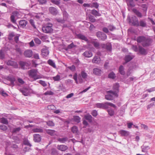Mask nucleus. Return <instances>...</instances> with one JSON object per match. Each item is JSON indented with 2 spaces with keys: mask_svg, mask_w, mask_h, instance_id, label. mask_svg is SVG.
<instances>
[{
  "mask_svg": "<svg viewBox=\"0 0 155 155\" xmlns=\"http://www.w3.org/2000/svg\"><path fill=\"white\" fill-rule=\"evenodd\" d=\"M133 12L138 17L141 18L142 17V14L135 8L132 9Z\"/></svg>",
  "mask_w": 155,
  "mask_h": 155,
  "instance_id": "obj_28",
  "label": "nucleus"
},
{
  "mask_svg": "<svg viewBox=\"0 0 155 155\" xmlns=\"http://www.w3.org/2000/svg\"><path fill=\"white\" fill-rule=\"evenodd\" d=\"M127 19H129V22L131 23L133 25L136 27L139 26V22L136 16L133 17L131 19L129 17Z\"/></svg>",
  "mask_w": 155,
  "mask_h": 155,
  "instance_id": "obj_3",
  "label": "nucleus"
},
{
  "mask_svg": "<svg viewBox=\"0 0 155 155\" xmlns=\"http://www.w3.org/2000/svg\"><path fill=\"white\" fill-rule=\"evenodd\" d=\"M74 120L78 123H79L80 122L81 118L78 116H74L73 117Z\"/></svg>",
  "mask_w": 155,
  "mask_h": 155,
  "instance_id": "obj_33",
  "label": "nucleus"
},
{
  "mask_svg": "<svg viewBox=\"0 0 155 155\" xmlns=\"http://www.w3.org/2000/svg\"><path fill=\"white\" fill-rule=\"evenodd\" d=\"M119 133L122 137H127L130 134L129 131L124 130H120Z\"/></svg>",
  "mask_w": 155,
  "mask_h": 155,
  "instance_id": "obj_8",
  "label": "nucleus"
},
{
  "mask_svg": "<svg viewBox=\"0 0 155 155\" xmlns=\"http://www.w3.org/2000/svg\"><path fill=\"white\" fill-rule=\"evenodd\" d=\"M90 21L92 22H94L96 21V20L94 18V17L92 15H90L89 17Z\"/></svg>",
  "mask_w": 155,
  "mask_h": 155,
  "instance_id": "obj_55",
  "label": "nucleus"
},
{
  "mask_svg": "<svg viewBox=\"0 0 155 155\" xmlns=\"http://www.w3.org/2000/svg\"><path fill=\"white\" fill-rule=\"evenodd\" d=\"M119 87V84L118 83H116L114 84L113 88L114 89L116 90L117 91H118V88Z\"/></svg>",
  "mask_w": 155,
  "mask_h": 155,
  "instance_id": "obj_56",
  "label": "nucleus"
},
{
  "mask_svg": "<svg viewBox=\"0 0 155 155\" xmlns=\"http://www.w3.org/2000/svg\"><path fill=\"white\" fill-rule=\"evenodd\" d=\"M6 79L7 80L11 82V83L12 85H14V83L15 81V79L14 76L11 75H9L7 77Z\"/></svg>",
  "mask_w": 155,
  "mask_h": 155,
  "instance_id": "obj_11",
  "label": "nucleus"
},
{
  "mask_svg": "<svg viewBox=\"0 0 155 155\" xmlns=\"http://www.w3.org/2000/svg\"><path fill=\"white\" fill-rule=\"evenodd\" d=\"M92 116L94 117H96L98 115L97 111L96 110H92L91 113Z\"/></svg>",
  "mask_w": 155,
  "mask_h": 155,
  "instance_id": "obj_51",
  "label": "nucleus"
},
{
  "mask_svg": "<svg viewBox=\"0 0 155 155\" xmlns=\"http://www.w3.org/2000/svg\"><path fill=\"white\" fill-rule=\"evenodd\" d=\"M50 13L54 15H55L57 14L58 11L54 7H50L49 9Z\"/></svg>",
  "mask_w": 155,
  "mask_h": 155,
  "instance_id": "obj_21",
  "label": "nucleus"
},
{
  "mask_svg": "<svg viewBox=\"0 0 155 155\" xmlns=\"http://www.w3.org/2000/svg\"><path fill=\"white\" fill-rule=\"evenodd\" d=\"M27 23V21L24 20H22L19 21V25L21 27L24 28L25 27Z\"/></svg>",
  "mask_w": 155,
  "mask_h": 155,
  "instance_id": "obj_14",
  "label": "nucleus"
},
{
  "mask_svg": "<svg viewBox=\"0 0 155 155\" xmlns=\"http://www.w3.org/2000/svg\"><path fill=\"white\" fill-rule=\"evenodd\" d=\"M71 131L73 134H77L78 132V127L76 126H73L71 129Z\"/></svg>",
  "mask_w": 155,
  "mask_h": 155,
  "instance_id": "obj_30",
  "label": "nucleus"
},
{
  "mask_svg": "<svg viewBox=\"0 0 155 155\" xmlns=\"http://www.w3.org/2000/svg\"><path fill=\"white\" fill-rule=\"evenodd\" d=\"M92 44L96 48L98 49L100 48V45L98 42L96 41H94L92 42Z\"/></svg>",
  "mask_w": 155,
  "mask_h": 155,
  "instance_id": "obj_43",
  "label": "nucleus"
},
{
  "mask_svg": "<svg viewBox=\"0 0 155 155\" xmlns=\"http://www.w3.org/2000/svg\"><path fill=\"white\" fill-rule=\"evenodd\" d=\"M133 58L132 57L129 55L125 56L124 60L126 63L130 61Z\"/></svg>",
  "mask_w": 155,
  "mask_h": 155,
  "instance_id": "obj_35",
  "label": "nucleus"
},
{
  "mask_svg": "<svg viewBox=\"0 0 155 155\" xmlns=\"http://www.w3.org/2000/svg\"><path fill=\"white\" fill-rule=\"evenodd\" d=\"M105 103L107 106H109L114 108H116V106L113 103L108 102H106Z\"/></svg>",
  "mask_w": 155,
  "mask_h": 155,
  "instance_id": "obj_47",
  "label": "nucleus"
},
{
  "mask_svg": "<svg viewBox=\"0 0 155 155\" xmlns=\"http://www.w3.org/2000/svg\"><path fill=\"white\" fill-rule=\"evenodd\" d=\"M21 91L25 96H27L28 94L29 91L28 89H23L21 90Z\"/></svg>",
  "mask_w": 155,
  "mask_h": 155,
  "instance_id": "obj_41",
  "label": "nucleus"
},
{
  "mask_svg": "<svg viewBox=\"0 0 155 155\" xmlns=\"http://www.w3.org/2000/svg\"><path fill=\"white\" fill-rule=\"evenodd\" d=\"M58 154V150L55 148H53L51 150V154L53 155H57Z\"/></svg>",
  "mask_w": 155,
  "mask_h": 155,
  "instance_id": "obj_40",
  "label": "nucleus"
},
{
  "mask_svg": "<svg viewBox=\"0 0 155 155\" xmlns=\"http://www.w3.org/2000/svg\"><path fill=\"white\" fill-rule=\"evenodd\" d=\"M128 6L131 7H134L135 5L134 2L133 0H126Z\"/></svg>",
  "mask_w": 155,
  "mask_h": 155,
  "instance_id": "obj_27",
  "label": "nucleus"
},
{
  "mask_svg": "<svg viewBox=\"0 0 155 155\" xmlns=\"http://www.w3.org/2000/svg\"><path fill=\"white\" fill-rule=\"evenodd\" d=\"M81 75L82 77L84 78H86L87 76L86 73L84 71H82L81 73Z\"/></svg>",
  "mask_w": 155,
  "mask_h": 155,
  "instance_id": "obj_61",
  "label": "nucleus"
},
{
  "mask_svg": "<svg viewBox=\"0 0 155 155\" xmlns=\"http://www.w3.org/2000/svg\"><path fill=\"white\" fill-rule=\"evenodd\" d=\"M84 117L90 123H91L92 122V117L91 115L89 114H86L84 115Z\"/></svg>",
  "mask_w": 155,
  "mask_h": 155,
  "instance_id": "obj_24",
  "label": "nucleus"
},
{
  "mask_svg": "<svg viewBox=\"0 0 155 155\" xmlns=\"http://www.w3.org/2000/svg\"><path fill=\"white\" fill-rule=\"evenodd\" d=\"M21 130V128L20 127L15 128L13 129L12 130V132L13 133H16L19 132Z\"/></svg>",
  "mask_w": 155,
  "mask_h": 155,
  "instance_id": "obj_45",
  "label": "nucleus"
},
{
  "mask_svg": "<svg viewBox=\"0 0 155 155\" xmlns=\"http://www.w3.org/2000/svg\"><path fill=\"white\" fill-rule=\"evenodd\" d=\"M32 131L34 133H43V130L41 127L36 128L33 129Z\"/></svg>",
  "mask_w": 155,
  "mask_h": 155,
  "instance_id": "obj_29",
  "label": "nucleus"
},
{
  "mask_svg": "<svg viewBox=\"0 0 155 155\" xmlns=\"http://www.w3.org/2000/svg\"><path fill=\"white\" fill-rule=\"evenodd\" d=\"M58 141L62 143H64L67 141H68V143L70 141V140H68V138L67 137L59 138L58 139Z\"/></svg>",
  "mask_w": 155,
  "mask_h": 155,
  "instance_id": "obj_15",
  "label": "nucleus"
},
{
  "mask_svg": "<svg viewBox=\"0 0 155 155\" xmlns=\"http://www.w3.org/2000/svg\"><path fill=\"white\" fill-rule=\"evenodd\" d=\"M18 13L16 11L12 13L13 15L10 17L11 21L13 23H15L16 22V21L15 20V16L17 15Z\"/></svg>",
  "mask_w": 155,
  "mask_h": 155,
  "instance_id": "obj_13",
  "label": "nucleus"
},
{
  "mask_svg": "<svg viewBox=\"0 0 155 155\" xmlns=\"http://www.w3.org/2000/svg\"><path fill=\"white\" fill-rule=\"evenodd\" d=\"M53 25L50 23H47L44 26L42 27V30L43 31L46 33H50L53 31V29L52 28Z\"/></svg>",
  "mask_w": 155,
  "mask_h": 155,
  "instance_id": "obj_2",
  "label": "nucleus"
},
{
  "mask_svg": "<svg viewBox=\"0 0 155 155\" xmlns=\"http://www.w3.org/2000/svg\"><path fill=\"white\" fill-rule=\"evenodd\" d=\"M23 143L24 145L28 146L30 147L31 146V144L30 143L28 140H23Z\"/></svg>",
  "mask_w": 155,
  "mask_h": 155,
  "instance_id": "obj_46",
  "label": "nucleus"
},
{
  "mask_svg": "<svg viewBox=\"0 0 155 155\" xmlns=\"http://www.w3.org/2000/svg\"><path fill=\"white\" fill-rule=\"evenodd\" d=\"M101 61V59L100 57L97 56H95L92 60V62L93 63L99 64Z\"/></svg>",
  "mask_w": 155,
  "mask_h": 155,
  "instance_id": "obj_19",
  "label": "nucleus"
},
{
  "mask_svg": "<svg viewBox=\"0 0 155 155\" xmlns=\"http://www.w3.org/2000/svg\"><path fill=\"white\" fill-rule=\"evenodd\" d=\"M40 84H41L43 87H46L47 85V84L44 81L42 80H40L38 82Z\"/></svg>",
  "mask_w": 155,
  "mask_h": 155,
  "instance_id": "obj_54",
  "label": "nucleus"
},
{
  "mask_svg": "<svg viewBox=\"0 0 155 155\" xmlns=\"http://www.w3.org/2000/svg\"><path fill=\"white\" fill-rule=\"evenodd\" d=\"M96 106L97 108L106 109L108 108L105 102L104 103H97L96 104Z\"/></svg>",
  "mask_w": 155,
  "mask_h": 155,
  "instance_id": "obj_5",
  "label": "nucleus"
},
{
  "mask_svg": "<svg viewBox=\"0 0 155 155\" xmlns=\"http://www.w3.org/2000/svg\"><path fill=\"white\" fill-rule=\"evenodd\" d=\"M146 40L142 44V45L144 47L149 46L152 42L151 40L148 38H145Z\"/></svg>",
  "mask_w": 155,
  "mask_h": 155,
  "instance_id": "obj_4",
  "label": "nucleus"
},
{
  "mask_svg": "<svg viewBox=\"0 0 155 155\" xmlns=\"http://www.w3.org/2000/svg\"><path fill=\"white\" fill-rule=\"evenodd\" d=\"M76 46L74 45L73 43L72 42L71 44L70 45H69L66 48V50H67L70 49H71L72 48H73L74 47H75Z\"/></svg>",
  "mask_w": 155,
  "mask_h": 155,
  "instance_id": "obj_44",
  "label": "nucleus"
},
{
  "mask_svg": "<svg viewBox=\"0 0 155 155\" xmlns=\"http://www.w3.org/2000/svg\"><path fill=\"white\" fill-rule=\"evenodd\" d=\"M146 23L143 20H141L139 22V26L144 27H146Z\"/></svg>",
  "mask_w": 155,
  "mask_h": 155,
  "instance_id": "obj_38",
  "label": "nucleus"
},
{
  "mask_svg": "<svg viewBox=\"0 0 155 155\" xmlns=\"http://www.w3.org/2000/svg\"><path fill=\"white\" fill-rule=\"evenodd\" d=\"M47 107L48 110H54L55 108V107L53 105H49Z\"/></svg>",
  "mask_w": 155,
  "mask_h": 155,
  "instance_id": "obj_59",
  "label": "nucleus"
},
{
  "mask_svg": "<svg viewBox=\"0 0 155 155\" xmlns=\"http://www.w3.org/2000/svg\"><path fill=\"white\" fill-rule=\"evenodd\" d=\"M153 106H155V103L154 102L151 103L150 104H148L147 106V109H150Z\"/></svg>",
  "mask_w": 155,
  "mask_h": 155,
  "instance_id": "obj_63",
  "label": "nucleus"
},
{
  "mask_svg": "<svg viewBox=\"0 0 155 155\" xmlns=\"http://www.w3.org/2000/svg\"><path fill=\"white\" fill-rule=\"evenodd\" d=\"M29 22L32 26L34 28H36V26L34 24V20L32 19H31L29 20Z\"/></svg>",
  "mask_w": 155,
  "mask_h": 155,
  "instance_id": "obj_60",
  "label": "nucleus"
},
{
  "mask_svg": "<svg viewBox=\"0 0 155 155\" xmlns=\"http://www.w3.org/2000/svg\"><path fill=\"white\" fill-rule=\"evenodd\" d=\"M33 140L35 142H40L41 139V136L39 134H35L33 135Z\"/></svg>",
  "mask_w": 155,
  "mask_h": 155,
  "instance_id": "obj_7",
  "label": "nucleus"
},
{
  "mask_svg": "<svg viewBox=\"0 0 155 155\" xmlns=\"http://www.w3.org/2000/svg\"><path fill=\"white\" fill-rule=\"evenodd\" d=\"M139 53L142 55H146L147 52L146 50L141 46H139Z\"/></svg>",
  "mask_w": 155,
  "mask_h": 155,
  "instance_id": "obj_17",
  "label": "nucleus"
},
{
  "mask_svg": "<svg viewBox=\"0 0 155 155\" xmlns=\"http://www.w3.org/2000/svg\"><path fill=\"white\" fill-rule=\"evenodd\" d=\"M107 94L110 96V97H117L118 96L116 91H109L107 92Z\"/></svg>",
  "mask_w": 155,
  "mask_h": 155,
  "instance_id": "obj_18",
  "label": "nucleus"
},
{
  "mask_svg": "<svg viewBox=\"0 0 155 155\" xmlns=\"http://www.w3.org/2000/svg\"><path fill=\"white\" fill-rule=\"evenodd\" d=\"M124 67L122 65H121L119 68V71L120 73L122 75H124L125 74V72L124 70Z\"/></svg>",
  "mask_w": 155,
  "mask_h": 155,
  "instance_id": "obj_42",
  "label": "nucleus"
},
{
  "mask_svg": "<svg viewBox=\"0 0 155 155\" xmlns=\"http://www.w3.org/2000/svg\"><path fill=\"white\" fill-rule=\"evenodd\" d=\"M6 64L8 65L12 66L15 68L18 67V65L16 62L13 61L9 60L7 62Z\"/></svg>",
  "mask_w": 155,
  "mask_h": 155,
  "instance_id": "obj_10",
  "label": "nucleus"
},
{
  "mask_svg": "<svg viewBox=\"0 0 155 155\" xmlns=\"http://www.w3.org/2000/svg\"><path fill=\"white\" fill-rule=\"evenodd\" d=\"M145 38V37L143 36H139L137 38V41L138 43H141L142 44L144 41V40H146Z\"/></svg>",
  "mask_w": 155,
  "mask_h": 155,
  "instance_id": "obj_25",
  "label": "nucleus"
},
{
  "mask_svg": "<svg viewBox=\"0 0 155 155\" xmlns=\"http://www.w3.org/2000/svg\"><path fill=\"white\" fill-rule=\"evenodd\" d=\"M97 37L100 38L103 40H105L107 38L106 35L104 34H102L101 32H98L96 33Z\"/></svg>",
  "mask_w": 155,
  "mask_h": 155,
  "instance_id": "obj_9",
  "label": "nucleus"
},
{
  "mask_svg": "<svg viewBox=\"0 0 155 155\" xmlns=\"http://www.w3.org/2000/svg\"><path fill=\"white\" fill-rule=\"evenodd\" d=\"M46 133L51 136H54L56 135V131L53 130L48 129L46 130Z\"/></svg>",
  "mask_w": 155,
  "mask_h": 155,
  "instance_id": "obj_23",
  "label": "nucleus"
},
{
  "mask_svg": "<svg viewBox=\"0 0 155 155\" xmlns=\"http://www.w3.org/2000/svg\"><path fill=\"white\" fill-rule=\"evenodd\" d=\"M7 129V127L5 125H0V129L3 131H5Z\"/></svg>",
  "mask_w": 155,
  "mask_h": 155,
  "instance_id": "obj_49",
  "label": "nucleus"
},
{
  "mask_svg": "<svg viewBox=\"0 0 155 155\" xmlns=\"http://www.w3.org/2000/svg\"><path fill=\"white\" fill-rule=\"evenodd\" d=\"M24 54L26 57L30 58L32 55V51L31 50H27L24 52Z\"/></svg>",
  "mask_w": 155,
  "mask_h": 155,
  "instance_id": "obj_16",
  "label": "nucleus"
},
{
  "mask_svg": "<svg viewBox=\"0 0 155 155\" xmlns=\"http://www.w3.org/2000/svg\"><path fill=\"white\" fill-rule=\"evenodd\" d=\"M57 148L58 150L62 151H65L68 149V147L64 145H58Z\"/></svg>",
  "mask_w": 155,
  "mask_h": 155,
  "instance_id": "obj_6",
  "label": "nucleus"
},
{
  "mask_svg": "<svg viewBox=\"0 0 155 155\" xmlns=\"http://www.w3.org/2000/svg\"><path fill=\"white\" fill-rule=\"evenodd\" d=\"M108 114L110 116H112L114 115V110L111 108L108 109L107 110Z\"/></svg>",
  "mask_w": 155,
  "mask_h": 155,
  "instance_id": "obj_36",
  "label": "nucleus"
},
{
  "mask_svg": "<svg viewBox=\"0 0 155 155\" xmlns=\"http://www.w3.org/2000/svg\"><path fill=\"white\" fill-rule=\"evenodd\" d=\"M93 73L96 75H100L101 73V70L98 68H94L93 69Z\"/></svg>",
  "mask_w": 155,
  "mask_h": 155,
  "instance_id": "obj_22",
  "label": "nucleus"
},
{
  "mask_svg": "<svg viewBox=\"0 0 155 155\" xmlns=\"http://www.w3.org/2000/svg\"><path fill=\"white\" fill-rule=\"evenodd\" d=\"M1 122L3 124L7 125L8 124V120L5 117H2L1 118Z\"/></svg>",
  "mask_w": 155,
  "mask_h": 155,
  "instance_id": "obj_39",
  "label": "nucleus"
},
{
  "mask_svg": "<svg viewBox=\"0 0 155 155\" xmlns=\"http://www.w3.org/2000/svg\"><path fill=\"white\" fill-rule=\"evenodd\" d=\"M78 38L84 40L86 41H88V39L84 35L81 34H78L77 35Z\"/></svg>",
  "mask_w": 155,
  "mask_h": 155,
  "instance_id": "obj_34",
  "label": "nucleus"
},
{
  "mask_svg": "<svg viewBox=\"0 0 155 155\" xmlns=\"http://www.w3.org/2000/svg\"><path fill=\"white\" fill-rule=\"evenodd\" d=\"M83 55L87 58H90L93 56L92 53L90 51H87L84 52Z\"/></svg>",
  "mask_w": 155,
  "mask_h": 155,
  "instance_id": "obj_20",
  "label": "nucleus"
},
{
  "mask_svg": "<svg viewBox=\"0 0 155 155\" xmlns=\"http://www.w3.org/2000/svg\"><path fill=\"white\" fill-rule=\"evenodd\" d=\"M101 46L103 48H104L107 50L110 51L111 49V45L110 43H107L106 45L102 44Z\"/></svg>",
  "mask_w": 155,
  "mask_h": 155,
  "instance_id": "obj_12",
  "label": "nucleus"
},
{
  "mask_svg": "<svg viewBox=\"0 0 155 155\" xmlns=\"http://www.w3.org/2000/svg\"><path fill=\"white\" fill-rule=\"evenodd\" d=\"M48 64L51 66H52L54 68H56V66L55 64V63L51 59H49L48 61Z\"/></svg>",
  "mask_w": 155,
  "mask_h": 155,
  "instance_id": "obj_32",
  "label": "nucleus"
},
{
  "mask_svg": "<svg viewBox=\"0 0 155 155\" xmlns=\"http://www.w3.org/2000/svg\"><path fill=\"white\" fill-rule=\"evenodd\" d=\"M91 13L95 16H101V14L97 11L95 9L91 10Z\"/></svg>",
  "mask_w": 155,
  "mask_h": 155,
  "instance_id": "obj_31",
  "label": "nucleus"
},
{
  "mask_svg": "<svg viewBox=\"0 0 155 155\" xmlns=\"http://www.w3.org/2000/svg\"><path fill=\"white\" fill-rule=\"evenodd\" d=\"M39 4L43 5L45 4L47 2V0H38Z\"/></svg>",
  "mask_w": 155,
  "mask_h": 155,
  "instance_id": "obj_57",
  "label": "nucleus"
},
{
  "mask_svg": "<svg viewBox=\"0 0 155 155\" xmlns=\"http://www.w3.org/2000/svg\"><path fill=\"white\" fill-rule=\"evenodd\" d=\"M34 41L35 43L38 44H40L41 43V41L38 38H35Z\"/></svg>",
  "mask_w": 155,
  "mask_h": 155,
  "instance_id": "obj_62",
  "label": "nucleus"
},
{
  "mask_svg": "<svg viewBox=\"0 0 155 155\" xmlns=\"http://www.w3.org/2000/svg\"><path fill=\"white\" fill-rule=\"evenodd\" d=\"M14 35L13 33H11L9 35L8 38L10 40H12V38L14 37Z\"/></svg>",
  "mask_w": 155,
  "mask_h": 155,
  "instance_id": "obj_64",
  "label": "nucleus"
},
{
  "mask_svg": "<svg viewBox=\"0 0 155 155\" xmlns=\"http://www.w3.org/2000/svg\"><path fill=\"white\" fill-rule=\"evenodd\" d=\"M51 2L57 5H59L60 3V1L58 0H51Z\"/></svg>",
  "mask_w": 155,
  "mask_h": 155,
  "instance_id": "obj_52",
  "label": "nucleus"
},
{
  "mask_svg": "<svg viewBox=\"0 0 155 155\" xmlns=\"http://www.w3.org/2000/svg\"><path fill=\"white\" fill-rule=\"evenodd\" d=\"M108 77L109 78L114 79L115 78V75L113 72H111L109 74Z\"/></svg>",
  "mask_w": 155,
  "mask_h": 155,
  "instance_id": "obj_48",
  "label": "nucleus"
},
{
  "mask_svg": "<svg viewBox=\"0 0 155 155\" xmlns=\"http://www.w3.org/2000/svg\"><path fill=\"white\" fill-rule=\"evenodd\" d=\"M42 55L43 56H46L49 54L48 50L45 48L41 50Z\"/></svg>",
  "mask_w": 155,
  "mask_h": 155,
  "instance_id": "obj_26",
  "label": "nucleus"
},
{
  "mask_svg": "<svg viewBox=\"0 0 155 155\" xmlns=\"http://www.w3.org/2000/svg\"><path fill=\"white\" fill-rule=\"evenodd\" d=\"M60 78V76L59 75H57L56 76L53 77V79L54 81H59Z\"/></svg>",
  "mask_w": 155,
  "mask_h": 155,
  "instance_id": "obj_53",
  "label": "nucleus"
},
{
  "mask_svg": "<svg viewBox=\"0 0 155 155\" xmlns=\"http://www.w3.org/2000/svg\"><path fill=\"white\" fill-rule=\"evenodd\" d=\"M47 124L50 126H54V123L52 121L49 120L46 122Z\"/></svg>",
  "mask_w": 155,
  "mask_h": 155,
  "instance_id": "obj_50",
  "label": "nucleus"
},
{
  "mask_svg": "<svg viewBox=\"0 0 155 155\" xmlns=\"http://www.w3.org/2000/svg\"><path fill=\"white\" fill-rule=\"evenodd\" d=\"M142 151L143 152H146L147 150L149 149L150 148L148 146H143L141 147Z\"/></svg>",
  "mask_w": 155,
  "mask_h": 155,
  "instance_id": "obj_37",
  "label": "nucleus"
},
{
  "mask_svg": "<svg viewBox=\"0 0 155 155\" xmlns=\"http://www.w3.org/2000/svg\"><path fill=\"white\" fill-rule=\"evenodd\" d=\"M37 70L35 69H32L29 71L28 74L29 76L34 78V80L41 78L42 76L40 75L37 74Z\"/></svg>",
  "mask_w": 155,
  "mask_h": 155,
  "instance_id": "obj_1",
  "label": "nucleus"
},
{
  "mask_svg": "<svg viewBox=\"0 0 155 155\" xmlns=\"http://www.w3.org/2000/svg\"><path fill=\"white\" fill-rule=\"evenodd\" d=\"M27 63L25 62H23V61H20L19 62L20 65L23 68H24V66L25 65H26L27 64Z\"/></svg>",
  "mask_w": 155,
  "mask_h": 155,
  "instance_id": "obj_58",
  "label": "nucleus"
}]
</instances>
